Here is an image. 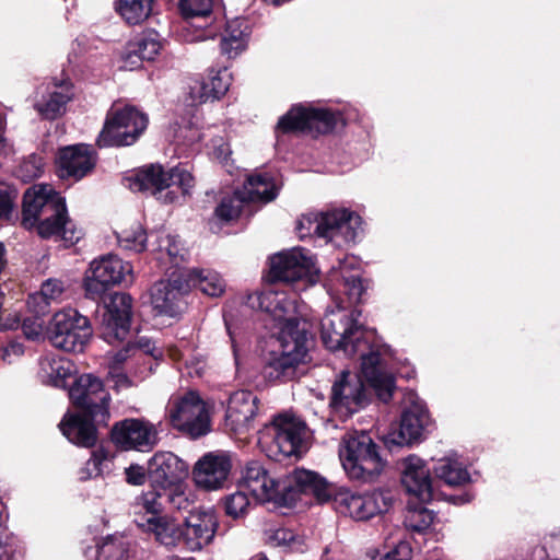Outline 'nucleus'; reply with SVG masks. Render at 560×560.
I'll return each instance as SVG.
<instances>
[{"label": "nucleus", "mask_w": 560, "mask_h": 560, "mask_svg": "<svg viewBox=\"0 0 560 560\" xmlns=\"http://www.w3.org/2000/svg\"><path fill=\"white\" fill-rule=\"evenodd\" d=\"M122 185L125 187H128L133 192H139L140 191V171L139 170L135 171L132 173V175L125 176L122 178Z\"/></svg>", "instance_id": "nucleus-63"}, {"label": "nucleus", "mask_w": 560, "mask_h": 560, "mask_svg": "<svg viewBox=\"0 0 560 560\" xmlns=\"http://www.w3.org/2000/svg\"><path fill=\"white\" fill-rule=\"evenodd\" d=\"M49 306L50 301L38 293L31 294L27 299V307L30 312L40 318L49 313Z\"/></svg>", "instance_id": "nucleus-57"}, {"label": "nucleus", "mask_w": 560, "mask_h": 560, "mask_svg": "<svg viewBox=\"0 0 560 560\" xmlns=\"http://www.w3.org/2000/svg\"><path fill=\"white\" fill-rule=\"evenodd\" d=\"M109 377L112 380L113 388L116 392H119L121 389H128L132 386H136V382L129 377L126 373L120 371L118 368L114 366L109 371Z\"/></svg>", "instance_id": "nucleus-60"}, {"label": "nucleus", "mask_w": 560, "mask_h": 560, "mask_svg": "<svg viewBox=\"0 0 560 560\" xmlns=\"http://www.w3.org/2000/svg\"><path fill=\"white\" fill-rule=\"evenodd\" d=\"M246 492V490L240 488V490L225 498L224 506L229 516L238 518L248 512L250 501Z\"/></svg>", "instance_id": "nucleus-46"}, {"label": "nucleus", "mask_w": 560, "mask_h": 560, "mask_svg": "<svg viewBox=\"0 0 560 560\" xmlns=\"http://www.w3.org/2000/svg\"><path fill=\"white\" fill-rule=\"evenodd\" d=\"M339 458L347 476L360 482H373L384 469L377 445L365 432L347 434L339 447Z\"/></svg>", "instance_id": "nucleus-6"}, {"label": "nucleus", "mask_w": 560, "mask_h": 560, "mask_svg": "<svg viewBox=\"0 0 560 560\" xmlns=\"http://www.w3.org/2000/svg\"><path fill=\"white\" fill-rule=\"evenodd\" d=\"M110 457V452L104 446H100L97 450L93 451L92 457L88 464H93L94 469L96 470V476H98L102 474L101 465L103 462L108 460Z\"/></svg>", "instance_id": "nucleus-61"}, {"label": "nucleus", "mask_w": 560, "mask_h": 560, "mask_svg": "<svg viewBox=\"0 0 560 560\" xmlns=\"http://www.w3.org/2000/svg\"><path fill=\"white\" fill-rule=\"evenodd\" d=\"M358 261L352 256H346L332 266L326 281L328 294L338 303L336 310L326 312L320 320V338L324 346L330 351H341L347 357L360 354L362 360V374L375 389L377 398L388 402L395 390L396 380L387 368L378 349L372 347L369 336L359 324L360 312L347 310L346 302L355 304L363 293V284Z\"/></svg>", "instance_id": "nucleus-1"}, {"label": "nucleus", "mask_w": 560, "mask_h": 560, "mask_svg": "<svg viewBox=\"0 0 560 560\" xmlns=\"http://www.w3.org/2000/svg\"><path fill=\"white\" fill-rule=\"evenodd\" d=\"M400 481L406 493L421 503L434 499L431 468L418 455L411 454L399 462Z\"/></svg>", "instance_id": "nucleus-20"}, {"label": "nucleus", "mask_w": 560, "mask_h": 560, "mask_svg": "<svg viewBox=\"0 0 560 560\" xmlns=\"http://www.w3.org/2000/svg\"><path fill=\"white\" fill-rule=\"evenodd\" d=\"M162 48L163 40L155 30H142V60H154Z\"/></svg>", "instance_id": "nucleus-49"}, {"label": "nucleus", "mask_w": 560, "mask_h": 560, "mask_svg": "<svg viewBox=\"0 0 560 560\" xmlns=\"http://www.w3.org/2000/svg\"><path fill=\"white\" fill-rule=\"evenodd\" d=\"M218 529V520L212 510H197L189 513L182 526V546L198 551L208 546Z\"/></svg>", "instance_id": "nucleus-24"}, {"label": "nucleus", "mask_w": 560, "mask_h": 560, "mask_svg": "<svg viewBox=\"0 0 560 560\" xmlns=\"http://www.w3.org/2000/svg\"><path fill=\"white\" fill-rule=\"evenodd\" d=\"M18 196L15 188L0 184V220L9 221L12 218Z\"/></svg>", "instance_id": "nucleus-50"}, {"label": "nucleus", "mask_w": 560, "mask_h": 560, "mask_svg": "<svg viewBox=\"0 0 560 560\" xmlns=\"http://www.w3.org/2000/svg\"><path fill=\"white\" fill-rule=\"evenodd\" d=\"M129 558V542L125 537L107 536L97 545L96 560H127Z\"/></svg>", "instance_id": "nucleus-39"}, {"label": "nucleus", "mask_w": 560, "mask_h": 560, "mask_svg": "<svg viewBox=\"0 0 560 560\" xmlns=\"http://www.w3.org/2000/svg\"><path fill=\"white\" fill-rule=\"evenodd\" d=\"M126 480L133 486H140V465L133 464L126 469Z\"/></svg>", "instance_id": "nucleus-64"}, {"label": "nucleus", "mask_w": 560, "mask_h": 560, "mask_svg": "<svg viewBox=\"0 0 560 560\" xmlns=\"http://www.w3.org/2000/svg\"><path fill=\"white\" fill-rule=\"evenodd\" d=\"M131 270V265L116 255H107L93 260L83 280L85 298L96 302L100 306V300L104 295L113 293L115 287L127 283Z\"/></svg>", "instance_id": "nucleus-10"}, {"label": "nucleus", "mask_w": 560, "mask_h": 560, "mask_svg": "<svg viewBox=\"0 0 560 560\" xmlns=\"http://www.w3.org/2000/svg\"><path fill=\"white\" fill-rule=\"evenodd\" d=\"M140 110L136 106L113 105L105 117L102 130L95 144L100 148H121L136 143L140 137V127L137 120Z\"/></svg>", "instance_id": "nucleus-13"}, {"label": "nucleus", "mask_w": 560, "mask_h": 560, "mask_svg": "<svg viewBox=\"0 0 560 560\" xmlns=\"http://www.w3.org/2000/svg\"><path fill=\"white\" fill-rule=\"evenodd\" d=\"M161 431V422L152 423L142 419V452L158 445Z\"/></svg>", "instance_id": "nucleus-55"}, {"label": "nucleus", "mask_w": 560, "mask_h": 560, "mask_svg": "<svg viewBox=\"0 0 560 560\" xmlns=\"http://www.w3.org/2000/svg\"><path fill=\"white\" fill-rule=\"evenodd\" d=\"M19 326H21L22 331L27 339L35 340L42 335L45 320L39 316L32 315L24 317L21 322L18 316H14L13 318H8L7 323L0 325V329H15Z\"/></svg>", "instance_id": "nucleus-43"}, {"label": "nucleus", "mask_w": 560, "mask_h": 560, "mask_svg": "<svg viewBox=\"0 0 560 560\" xmlns=\"http://www.w3.org/2000/svg\"><path fill=\"white\" fill-rule=\"evenodd\" d=\"M272 546L288 548L292 551H303V539L289 528H277L268 537Z\"/></svg>", "instance_id": "nucleus-45"}, {"label": "nucleus", "mask_w": 560, "mask_h": 560, "mask_svg": "<svg viewBox=\"0 0 560 560\" xmlns=\"http://www.w3.org/2000/svg\"><path fill=\"white\" fill-rule=\"evenodd\" d=\"M142 365H149V372L153 373L158 362L163 358V350L158 348L154 342L149 339L142 338Z\"/></svg>", "instance_id": "nucleus-54"}, {"label": "nucleus", "mask_w": 560, "mask_h": 560, "mask_svg": "<svg viewBox=\"0 0 560 560\" xmlns=\"http://www.w3.org/2000/svg\"><path fill=\"white\" fill-rule=\"evenodd\" d=\"M72 363L65 359L46 360L40 363L42 372L47 377V382L55 387L65 388L68 385V378L72 377Z\"/></svg>", "instance_id": "nucleus-36"}, {"label": "nucleus", "mask_w": 560, "mask_h": 560, "mask_svg": "<svg viewBox=\"0 0 560 560\" xmlns=\"http://www.w3.org/2000/svg\"><path fill=\"white\" fill-rule=\"evenodd\" d=\"M44 160L38 154H30L16 170V176L24 183H30L42 176L44 173Z\"/></svg>", "instance_id": "nucleus-44"}, {"label": "nucleus", "mask_w": 560, "mask_h": 560, "mask_svg": "<svg viewBox=\"0 0 560 560\" xmlns=\"http://www.w3.org/2000/svg\"><path fill=\"white\" fill-rule=\"evenodd\" d=\"M189 97L192 104H202L208 101H214V93L206 79H197L189 85Z\"/></svg>", "instance_id": "nucleus-53"}, {"label": "nucleus", "mask_w": 560, "mask_h": 560, "mask_svg": "<svg viewBox=\"0 0 560 560\" xmlns=\"http://www.w3.org/2000/svg\"><path fill=\"white\" fill-rule=\"evenodd\" d=\"M305 435L306 425L300 418L281 413L259 432L258 443L269 458L281 462L304 451Z\"/></svg>", "instance_id": "nucleus-5"}, {"label": "nucleus", "mask_w": 560, "mask_h": 560, "mask_svg": "<svg viewBox=\"0 0 560 560\" xmlns=\"http://www.w3.org/2000/svg\"><path fill=\"white\" fill-rule=\"evenodd\" d=\"M98 427L102 425L96 418L77 410H68L58 424L62 435L71 444L82 448L95 447L98 441Z\"/></svg>", "instance_id": "nucleus-25"}, {"label": "nucleus", "mask_w": 560, "mask_h": 560, "mask_svg": "<svg viewBox=\"0 0 560 560\" xmlns=\"http://www.w3.org/2000/svg\"><path fill=\"white\" fill-rule=\"evenodd\" d=\"M140 349V341H128L127 345L116 352L114 360L115 363H124L131 354Z\"/></svg>", "instance_id": "nucleus-62"}, {"label": "nucleus", "mask_w": 560, "mask_h": 560, "mask_svg": "<svg viewBox=\"0 0 560 560\" xmlns=\"http://www.w3.org/2000/svg\"><path fill=\"white\" fill-rule=\"evenodd\" d=\"M63 290V282L61 280L50 278L43 282L40 291L37 293L51 302L58 299Z\"/></svg>", "instance_id": "nucleus-58"}, {"label": "nucleus", "mask_w": 560, "mask_h": 560, "mask_svg": "<svg viewBox=\"0 0 560 560\" xmlns=\"http://www.w3.org/2000/svg\"><path fill=\"white\" fill-rule=\"evenodd\" d=\"M330 499L337 513L354 521H368L388 511L392 505L390 495L380 490L361 493L340 488Z\"/></svg>", "instance_id": "nucleus-15"}, {"label": "nucleus", "mask_w": 560, "mask_h": 560, "mask_svg": "<svg viewBox=\"0 0 560 560\" xmlns=\"http://www.w3.org/2000/svg\"><path fill=\"white\" fill-rule=\"evenodd\" d=\"M177 511L192 512L195 505L196 495L191 489L182 481H177L176 485L170 486L166 492L162 491V499Z\"/></svg>", "instance_id": "nucleus-37"}, {"label": "nucleus", "mask_w": 560, "mask_h": 560, "mask_svg": "<svg viewBox=\"0 0 560 560\" xmlns=\"http://www.w3.org/2000/svg\"><path fill=\"white\" fill-rule=\"evenodd\" d=\"M152 513L153 516L148 518L145 525L142 524V528L153 534L155 539L166 546H182V526L177 525L174 520Z\"/></svg>", "instance_id": "nucleus-32"}, {"label": "nucleus", "mask_w": 560, "mask_h": 560, "mask_svg": "<svg viewBox=\"0 0 560 560\" xmlns=\"http://www.w3.org/2000/svg\"><path fill=\"white\" fill-rule=\"evenodd\" d=\"M214 98H221L229 90L232 83V74L226 67L210 69L207 75Z\"/></svg>", "instance_id": "nucleus-47"}, {"label": "nucleus", "mask_w": 560, "mask_h": 560, "mask_svg": "<svg viewBox=\"0 0 560 560\" xmlns=\"http://www.w3.org/2000/svg\"><path fill=\"white\" fill-rule=\"evenodd\" d=\"M246 202L247 200L242 192L236 190L232 195L224 196L221 199L220 203L215 208V215L225 222L236 220Z\"/></svg>", "instance_id": "nucleus-42"}, {"label": "nucleus", "mask_w": 560, "mask_h": 560, "mask_svg": "<svg viewBox=\"0 0 560 560\" xmlns=\"http://www.w3.org/2000/svg\"><path fill=\"white\" fill-rule=\"evenodd\" d=\"M433 469L436 477L450 486H462L470 481L467 468L463 463L453 457L438 459Z\"/></svg>", "instance_id": "nucleus-35"}, {"label": "nucleus", "mask_w": 560, "mask_h": 560, "mask_svg": "<svg viewBox=\"0 0 560 560\" xmlns=\"http://www.w3.org/2000/svg\"><path fill=\"white\" fill-rule=\"evenodd\" d=\"M318 272L313 255L303 247L285 249L270 257V277L276 281L301 282V289H306L317 282Z\"/></svg>", "instance_id": "nucleus-12"}, {"label": "nucleus", "mask_w": 560, "mask_h": 560, "mask_svg": "<svg viewBox=\"0 0 560 560\" xmlns=\"http://www.w3.org/2000/svg\"><path fill=\"white\" fill-rule=\"evenodd\" d=\"M431 423V418L424 401L413 392L404 397L399 425L388 432L386 442L395 445H411L420 442Z\"/></svg>", "instance_id": "nucleus-16"}, {"label": "nucleus", "mask_w": 560, "mask_h": 560, "mask_svg": "<svg viewBox=\"0 0 560 560\" xmlns=\"http://www.w3.org/2000/svg\"><path fill=\"white\" fill-rule=\"evenodd\" d=\"M69 398L74 410L96 418L104 428L110 419L112 397L103 381L93 374H82L69 388Z\"/></svg>", "instance_id": "nucleus-11"}, {"label": "nucleus", "mask_w": 560, "mask_h": 560, "mask_svg": "<svg viewBox=\"0 0 560 560\" xmlns=\"http://www.w3.org/2000/svg\"><path fill=\"white\" fill-rule=\"evenodd\" d=\"M252 30L246 20L234 19L226 23L222 35L221 54L229 59H235L248 48Z\"/></svg>", "instance_id": "nucleus-28"}, {"label": "nucleus", "mask_w": 560, "mask_h": 560, "mask_svg": "<svg viewBox=\"0 0 560 560\" xmlns=\"http://www.w3.org/2000/svg\"><path fill=\"white\" fill-rule=\"evenodd\" d=\"M110 441L120 451H140V419H124L110 430Z\"/></svg>", "instance_id": "nucleus-33"}, {"label": "nucleus", "mask_w": 560, "mask_h": 560, "mask_svg": "<svg viewBox=\"0 0 560 560\" xmlns=\"http://www.w3.org/2000/svg\"><path fill=\"white\" fill-rule=\"evenodd\" d=\"M434 517V513L422 505H408L404 518V525L411 532L424 533L433 524Z\"/></svg>", "instance_id": "nucleus-41"}, {"label": "nucleus", "mask_w": 560, "mask_h": 560, "mask_svg": "<svg viewBox=\"0 0 560 560\" xmlns=\"http://www.w3.org/2000/svg\"><path fill=\"white\" fill-rule=\"evenodd\" d=\"M246 304L268 314L279 329L276 339L278 349L272 351L269 369L275 371L276 377L292 376L295 366L304 361L307 353L306 332L299 327L296 294L268 289L248 294Z\"/></svg>", "instance_id": "nucleus-2"}, {"label": "nucleus", "mask_w": 560, "mask_h": 560, "mask_svg": "<svg viewBox=\"0 0 560 560\" xmlns=\"http://www.w3.org/2000/svg\"><path fill=\"white\" fill-rule=\"evenodd\" d=\"M339 122H343L341 113L313 105H294L283 115L277 125V130L287 132L328 133Z\"/></svg>", "instance_id": "nucleus-14"}, {"label": "nucleus", "mask_w": 560, "mask_h": 560, "mask_svg": "<svg viewBox=\"0 0 560 560\" xmlns=\"http://www.w3.org/2000/svg\"><path fill=\"white\" fill-rule=\"evenodd\" d=\"M188 293L189 284L185 282L182 271L174 272L171 278L154 283L150 290V300L158 313L173 317L184 311Z\"/></svg>", "instance_id": "nucleus-22"}, {"label": "nucleus", "mask_w": 560, "mask_h": 560, "mask_svg": "<svg viewBox=\"0 0 560 560\" xmlns=\"http://www.w3.org/2000/svg\"><path fill=\"white\" fill-rule=\"evenodd\" d=\"M232 468L231 456L223 451L206 453L194 466L196 485L205 490H218L228 480Z\"/></svg>", "instance_id": "nucleus-23"}, {"label": "nucleus", "mask_w": 560, "mask_h": 560, "mask_svg": "<svg viewBox=\"0 0 560 560\" xmlns=\"http://www.w3.org/2000/svg\"><path fill=\"white\" fill-rule=\"evenodd\" d=\"M100 302L104 310L102 315L132 316V299L128 293L113 292L104 295Z\"/></svg>", "instance_id": "nucleus-40"}, {"label": "nucleus", "mask_w": 560, "mask_h": 560, "mask_svg": "<svg viewBox=\"0 0 560 560\" xmlns=\"http://www.w3.org/2000/svg\"><path fill=\"white\" fill-rule=\"evenodd\" d=\"M160 250L165 252L174 265H177L179 261L184 260L186 256V250L182 246L180 241L177 236L173 235H165L161 240Z\"/></svg>", "instance_id": "nucleus-52"}, {"label": "nucleus", "mask_w": 560, "mask_h": 560, "mask_svg": "<svg viewBox=\"0 0 560 560\" xmlns=\"http://www.w3.org/2000/svg\"><path fill=\"white\" fill-rule=\"evenodd\" d=\"M170 417L173 425L192 438L210 431V416L206 402L197 392H188L171 400Z\"/></svg>", "instance_id": "nucleus-17"}, {"label": "nucleus", "mask_w": 560, "mask_h": 560, "mask_svg": "<svg viewBox=\"0 0 560 560\" xmlns=\"http://www.w3.org/2000/svg\"><path fill=\"white\" fill-rule=\"evenodd\" d=\"M292 478L302 491L311 489L318 500L323 502L330 499L331 493L328 490L326 482L316 472L305 469H296L293 472Z\"/></svg>", "instance_id": "nucleus-38"}, {"label": "nucleus", "mask_w": 560, "mask_h": 560, "mask_svg": "<svg viewBox=\"0 0 560 560\" xmlns=\"http://www.w3.org/2000/svg\"><path fill=\"white\" fill-rule=\"evenodd\" d=\"M51 345L67 352H82L93 335L90 319L75 308L55 313L47 327Z\"/></svg>", "instance_id": "nucleus-9"}, {"label": "nucleus", "mask_w": 560, "mask_h": 560, "mask_svg": "<svg viewBox=\"0 0 560 560\" xmlns=\"http://www.w3.org/2000/svg\"><path fill=\"white\" fill-rule=\"evenodd\" d=\"M171 186H177L183 195H189L195 186V178L184 167H173L165 172L160 164H150L142 167V191L149 190L163 202H173L176 195L167 190Z\"/></svg>", "instance_id": "nucleus-18"}, {"label": "nucleus", "mask_w": 560, "mask_h": 560, "mask_svg": "<svg viewBox=\"0 0 560 560\" xmlns=\"http://www.w3.org/2000/svg\"><path fill=\"white\" fill-rule=\"evenodd\" d=\"M132 316L102 315L100 336L108 345H120L127 340L131 329Z\"/></svg>", "instance_id": "nucleus-34"}, {"label": "nucleus", "mask_w": 560, "mask_h": 560, "mask_svg": "<svg viewBox=\"0 0 560 560\" xmlns=\"http://www.w3.org/2000/svg\"><path fill=\"white\" fill-rule=\"evenodd\" d=\"M370 389L375 390L362 374V369L360 373L342 371L331 387L329 407L332 416L345 421L364 409L371 401Z\"/></svg>", "instance_id": "nucleus-8"}, {"label": "nucleus", "mask_w": 560, "mask_h": 560, "mask_svg": "<svg viewBox=\"0 0 560 560\" xmlns=\"http://www.w3.org/2000/svg\"><path fill=\"white\" fill-rule=\"evenodd\" d=\"M97 163V153L91 144L61 147L56 154V171L61 179L79 182L90 175Z\"/></svg>", "instance_id": "nucleus-19"}, {"label": "nucleus", "mask_w": 560, "mask_h": 560, "mask_svg": "<svg viewBox=\"0 0 560 560\" xmlns=\"http://www.w3.org/2000/svg\"><path fill=\"white\" fill-rule=\"evenodd\" d=\"M210 128L207 131H200L199 127L192 122H188L187 126H183L179 129V138H182L186 143L192 144L205 139L208 136H211Z\"/></svg>", "instance_id": "nucleus-56"}, {"label": "nucleus", "mask_w": 560, "mask_h": 560, "mask_svg": "<svg viewBox=\"0 0 560 560\" xmlns=\"http://www.w3.org/2000/svg\"><path fill=\"white\" fill-rule=\"evenodd\" d=\"M188 474L187 464L172 452H156L147 460L142 468V478L147 477L153 491L142 495V506L149 513L163 510L162 491L166 492L170 486L182 481Z\"/></svg>", "instance_id": "nucleus-7"}, {"label": "nucleus", "mask_w": 560, "mask_h": 560, "mask_svg": "<svg viewBox=\"0 0 560 560\" xmlns=\"http://www.w3.org/2000/svg\"><path fill=\"white\" fill-rule=\"evenodd\" d=\"M116 10L128 25L140 24V0H118Z\"/></svg>", "instance_id": "nucleus-51"}, {"label": "nucleus", "mask_w": 560, "mask_h": 560, "mask_svg": "<svg viewBox=\"0 0 560 560\" xmlns=\"http://www.w3.org/2000/svg\"><path fill=\"white\" fill-rule=\"evenodd\" d=\"M278 186L269 173L249 175L243 185L242 195L247 202H269L278 196Z\"/></svg>", "instance_id": "nucleus-31"}, {"label": "nucleus", "mask_w": 560, "mask_h": 560, "mask_svg": "<svg viewBox=\"0 0 560 560\" xmlns=\"http://www.w3.org/2000/svg\"><path fill=\"white\" fill-rule=\"evenodd\" d=\"M182 273L185 282L189 284V291L196 288L211 298H219L225 292L224 279L213 269L191 268L182 271Z\"/></svg>", "instance_id": "nucleus-30"}, {"label": "nucleus", "mask_w": 560, "mask_h": 560, "mask_svg": "<svg viewBox=\"0 0 560 560\" xmlns=\"http://www.w3.org/2000/svg\"><path fill=\"white\" fill-rule=\"evenodd\" d=\"M301 240L312 232L337 247L355 243L363 233L362 218L348 209H332L303 215L298 223Z\"/></svg>", "instance_id": "nucleus-4"}, {"label": "nucleus", "mask_w": 560, "mask_h": 560, "mask_svg": "<svg viewBox=\"0 0 560 560\" xmlns=\"http://www.w3.org/2000/svg\"><path fill=\"white\" fill-rule=\"evenodd\" d=\"M412 557V548L406 540H400L395 547L382 556L383 560H410Z\"/></svg>", "instance_id": "nucleus-59"}, {"label": "nucleus", "mask_w": 560, "mask_h": 560, "mask_svg": "<svg viewBox=\"0 0 560 560\" xmlns=\"http://www.w3.org/2000/svg\"><path fill=\"white\" fill-rule=\"evenodd\" d=\"M21 224L35 230L43 240L59 237L66 247L75 245L84 235L69 218L65 197L51 188H27L22 200Z\"/></svg>", "instance_id": "nucleus-3"}, {"label": "nucleus", "mask_w": 560, "mask_h": 560, "mask_svg": "<svg viewBox=\"0 0 560 560\" xmlns=\"http://www.w3.org/2000/svg\"><path fill=\"white\" fill-rule=\"evenodd\" d=\"M54 85L59 90L50 92L47 100L34 104L35 110L45 120H55L60 117L73 96V84L70 80L55 81Z\"/></svg>", "instance_id": "nucleus-29"}, {"label": "nucleus", "mask_w": 560, "mask_h": 560, "mask_svg": "<svg viewBox=\"0 0 560 560\" xmlns=\"http://www.w3.org/2000/svg\"><path fill=\"white\" fill-rule=\"evenodd\" d=\"M258 398L249 390H236L231 394L225 412V427L234 432L247 431L258 413Z\"/></svg>", "instance_id": "nucleus-26"}, {"label": "nucleus", "mask_w": 560, "mask_h": 560, "mask_svg": "<svg viewBox=\"0 0 560 560\" xmlns=\"http://www.w3.org/2000/svg\"><path fill=\"white\" fill-rule=\"evenodd\" d=\"M215 0H179L178 8L180 14L186 19H196L201 18L205 19L207 24L205 26L198 25L195 26L191 33L187 30V34L185 36L188 42H202L207 39H213L218 33L220 27L212 25V10ZM194 27V25L191 26Z\"/></svg>", "instance_id": "nucleus-27"}, {"label": "nucleus", "mask_w": 560, "mask_h": 560, "mask_svg": "<svg viewBox=\"0 0 560 560\" xmlns=\"http://www.w3.org/2000/svg\"><path fill=\"white\" fill-rule=\"evenodd\" d=\"M207 145L209 148V155H211L223 167H225L226 172L232 173V165L230 163L232 151L224 138L222 136H215Z\"/></svg>", "instance_id": "nucleus-48"}, {"label": "nucleus", "mask_w": 560, "mask_h": 560, "mask_svg": "<svg viewBox=\"0 0 560 560\" xmlns=\"http://www.w3.org/2000/svg\"><path fill=\"white\" fill-rule=\"evenodd\" d=\"M240 488L249 492L258 502L278 503L283 499L282 492L288 486L270 476L259 462L252 460L242 470Z\"/></svg>", "instance_id": "nucleus-21"}]
</instances>
